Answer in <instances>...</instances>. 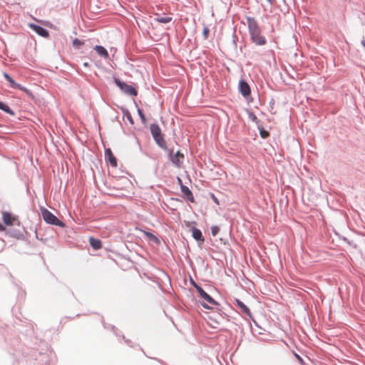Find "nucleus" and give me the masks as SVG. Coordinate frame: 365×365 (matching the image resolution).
Here are the masks:
<instances>
[{"instance_id":"obj_1","label":"nucleus","mask_w":365,"mask_h":365,"mask_svg":"<svg viewBox=\"0 0 365 365\" xmlns=\"http://www.w3.org/2000/svg\"><path fill=\"white\" fill-rule=\"evenodd\" d=\"M246 21L252 43L257 46L265 45L267 43L266 38L262 35L261 29L256 19L254 17L246 16Z\"/></svg>"},{"instance_id":"obj_2","label":"nucleus","mask_w":365,"mask_h":365,"mask_svg":"<svg viewBox=\"0 0 365 365\" xmlns=\"http://www.w3.org/2000/svg\"><path fill=\"white\" fill-rule=\"evenodd\" d=\"M150 131L155 143L161 149L168 150L166 141L160 126L157 123H153L150 126Z\"/></svg>"},{"instance_id":"obj_3","label":"nucleus","mask_w":365,"mask_h":365,"mask_svg":"<svg viewBox=\"0 0 365 365\" xmlns=\"http://www.w3.org/2000/svg\"><path fill=\"white\" fill-rule=\"evenodd\" d=\"M41 214L44 221L53 225H57L61 227H64V223L58 220L53 213L46 208L41 209Z\"/></svg>"},{"instance_id":"obj_4","label":"nucleus","mask_w":365,"mask_h":365,"mask_svg":"<svg viewBox=\"0 0 365 365\" xmlns=\"http://www.w3.org/2000/svg\"><path fill=\"white\" fill-rule=\"evenodd\" d=\"M115 83L119 87V88L125 94L131 96H136L138 95L137 90L131 85H128L123 81H121L119 78H114Z\"/></svg>"},{"instance_id":"obj_5","label":"nucleus","mask_w":365,"mask_h":365,"mask_svg":"<svg viewBox=\"0 0 365 365\" xmlns=\"http://www.w3.org/2000/svg\"><path fill=\"white\" fill-rule=\"evenodd\" d=\"M168 153L169 160L177 168H180L184 160V155L180 151L173 153V150L168 148V150H165Z\"/></svg>"},{"instance_id":"obj_6","label":"nucleus","mask_w":365,"mask_h":365,"mask_svg":"<svg viewBox=\"0 0 365 365\" xmlns=\"http://www.w3.org/2000/svg\"><path fill=\"white\" fill-rule=\"evenodd\" d=\"M199 301L200 304L207 309H220V304L214 300L213 298H201Z\"/></svg>"},{"instance_id":"obj_7","label":"nucleus","mask_w":365,"mask_h":365,"mask_svg":"<svg viewBox=\"0 0 365 365\" xmlns=\"http://www.w3.org/2000/svg\"><path fill=\"white\" fill-rule=\"evenodd\" d=\"M28 26L31 29L34 31H35L40 36L47 38L49 36V33L48 30L44 29L43 27L35 24L34 23H30L28 24Z\"/></svg>"},{"instance_id":"obj_8","label":"nucleus","mask_w":365,"mask_h":365,"mask_svg":"<svg viewBox=\"0 0 365 365\" xmlns=\"http://www.w3.org/2000/svg\"><path fill=\"white\" fill-rule=\"evenodd\" d=\"M239 90L242 96L245 98H247L251 93L250 87L249 84L244 80H240L239 82Z\"/></svg>"},{"instance_id":"obj_9","label":"nucleus","mask_w":365,"mask_h":365,"mask_svg":"<svg viewBox=\"0 0 365 365\" xmlns=\"http://www.w3.org/2000/svg\"><path fill=\"white\" fill-rule=\"evenodd\" d=\"M180 190H181V192L183 193L185 197H186V199L188 201H190L191 202H195V199H194V197L192 195V193L190 190L187 186L181 184Z\"/></svg>"},{"instance_id":"obj_10","label":"nucleus","mask_w":365,"mask_h":365,"mask_svg":"<svg viewBox=\"0 0 365 365\" xmlns=\"http://www.w3.org/2000/svg\"><path fill=\"white\" fill-rule=\"evenodd\" d=\"M94 50L97 52V53L103 57L105 59L109 58V54L108 51L102 46L96 45L94 47Z\"/></svg>"},{"instance_id":"obj_11","label":"nucleus","mask_w":365,"mask_h":365,"mask_svg":"<svg viewBox=\"0 0 365 365\" xmlns=\"http://www.w3.org/2000/svg\"><path fill=\"white\" fill-rule=\"evenodd\" d=\"M2 215L3 221L5 225L8 226L13 225L15 218L11 215L10 212H3Z\"/></svg>"},{"instance_id":"obj_12","label":"nucleus","mask_w":365,"mask_h":365,"mask_svg":"<svg viewBox=\"0 0 365 365\" xmlns=\"http://www.w3.org/2000/svg\"><path fill=\"white\" fill-rule=\"evenodd\" d=\"M105 156L107 158L110 162V164L113 167L117 166V160L115 157L113 155L111 150L110 148L107 149L105 152Z\"/></svg>"},{"instance_id":"obj_13","label":"nucleus","mask_w":365,"mask_h":365,"mask_svg":"<svg viewBox=\"0 0 365 365\" xmlns=\"http://www.w3.org/2000/svg\"><path fill=\"white\" fill-rule=\"evenodd\" d=\"M235 302L237 303V307L241 309L242 312H243L244 314H245L246 315H247L249 317L251 316L250 309L243 302H242L241 301H240L237 299H236Z\"/></svg>"},{"instance_id":"obj_14","label":"nucleus","mask_w":365,"mask_h":365,"mask_svg":"<svg viewBox=\"0 0 365 365\" xmlns=\"http://www.w3.org/2000/svg\"><path fill=\"white\" fill-rule=\"evenodd\" d=\"M8 82L9 83L10 87L12 88L19 89L20 91H23L25 92L28 91V90L25 87L22 86L19 83H17L11 77V79L8 80Z\"/></svg>"},{"instance_id":"obj_15","label":"nucleus","mask_w":365,"mask_h":365,"mask_svg":"<svg viewBox=\"0 0 365 365\" xmlns=\"http://www.w3.org/2000/svg\"><path fill=\"white\" fill-rule=\"evenodd\" d=\"M89 242L90 245L96 250H99L102 246L101 241L93 237L89 238Z\"/></svg>"},{"instance_id":"obj_16","label":"nucleus","mask_w":365,"mask_h":365,"mask_svg":"<svg viewBox=\"0 0 365 365\" xmlns=\"http://www.w3.org/2000/svg\"><path fill=\"white\" fill-rule=\"evenodd\" d=\"M192 235L193 238L197 241H204V237L202 236V232L197 228H192Z\"/></svg>"},{"instance_id":"obj_17","label":"nucleus","mask_w":365,"mask_h":365,"mask_svg":"<svg viewBox=\"0 0 365 365\" xmlns=\"http://www.w3.org/2000/svg\"><path fill=\"white\" fill-rule=\"evenodd\" d=\"M191 284L195 287L197 292L199 293L200 297H210L208 294H207L204 289L197 283H195L193 279H190Z\"/></svg>"},{"instance_id":"obj_18","label":"nucleus","mask_w":365,"mask_h":365,"mask_svg":"<svg viewBox=\"0 0 365 365\" xmlns=\"http://www.w3.org/2000/svg\"><path fill=\"white\" fill-rule=\"evenodd\" d=\"M0 109L11 115H15L14 112L9 106L1 101H0Z\"/></svg>"},{"instance_id":"obj_19","label":"nucleus","mask_w":365,"mask_h":365,"mask_svg":"<svg viewBox=\"0 0 365 365\" xmlns=\"http://www.w3.org/2000/svg\"><path fill=\"white\" fill-rule=\"evenodd\" d=\"M155 20L157 22L162 23V24H167L172 21V18L168 16H158L155 19Z\"/></svg>"},{"instance_id":"obj_20","label":"nucleus","mask_w":365,"mask_h":365,"mask_svg":"<svg viewBox=\"0 0 365 365\" xmlns=\"http://www.w3.org/2000/svg\"><path fill=\"white\" fill-rule=\"evenodd\" d=\"M145 234L148 237V238L149 240H150L151 241H153V242H154L155 243H158L159 242L158 238L155 235H154L153 234H152L150 232H145Z\"/></svg>"},{"instance_id":"obj_21","label":"nucleus","mask_w":365,"mask_h":365,"mask_svg":"<svg viewBox=\"0 0 365 365\" xmlns=\"http://www.w3.org/2000/svg\"><path fill=\"white\" fill-rule=\"evenodd\" d=\"M248 118L250 120L255 123L256 124H258L259 120H258L257 117L253 112H249L248 113Z\"/></svg>"},{"instance_id":"obj_22","label":"nucleus","mask_w":365,"mask_h":365,"mask_svg":"<svg viewBox=\"0 0 365 365\" xmlns=\"http://www.w3.org/2000/svg\"><path fill=\"white\" fill-rule=\"evenodd\" d=\"M83 41L79 40L78 38H75L73 41V46L76 48V49H78L80 48V47L83 44Z\"/></svg>"},{"instance_id":"obj_23","label":"nucleus","mask_w":365,"mask_h":365,"mask_svg":"<svg viewBox=\"0 0 365 365\" xmlns=\"http://www.w3.org/2000/svg\"><path fill=\"white\" fill-rule=\"evenodd\" d=\"M259 130V134H260V136L262 138H267L269 135V133L268 131L264 130L262 128H259L258 127Z\"/></svg>"},{"instance_id":"obj_24","label":"nucleus","mask_w":365,"mask_h":365,"mask_svg":"<svg viewBox=\"0 0 365 365\" xmlns=\"http://www.w3.org/2000/svg\"><path fill=\"white\" fill-rule=\"evenodd\" d=\"M123 115L125 117H126V118L128 119V120L131 123V124H133L134 122H133V119L132 118V115L130 113V112L128 110H125L123 112Z\"/></svg>"},{"instance_id":"obj_25","label":"nucleus","mask_w":365,"mask_h":365,"mask_svg":"<svg viewBox=\"0 0 365 365\" xmlns=\"http://www.w3.org/2000/svg\"><path fill=\"white\" fill-rule=\"evenodd\" d=\"M138 113L139 117L141 119L142 123L143 124H145L146 123V118H145V116L143 114V111H142V110L140 108H138Z\"/></svg>"},{"instance_id":"obj_26","label":"nucleus","mask_w":365,"mask_h":365,"mask_svg":"<svg viewBox=\"0 0 365 365\" xmlns=\"http://www.w3.org/2000/svg\"><path fill=\"white\" fill-rule=\"evenodd\" d=\"M220 232V228L217 226L211 227V232L213 236H216Z\"/></svg>"},{"instance_id":"obj_27","label":"nucleus","mask_w":365,"mask_h":365,"mask_svg":"<svg viewBox=\"0 0 365 365\" xmlns=\"http://www.w3.org/2000/svg\"><path fill=\"white\" fill-rule=\"evenodd\" d=\"M209 31H210L209 29L207 26H205L203 31H202V35H203V37L205 39L207 38Z\"/></svg>"},{"instance_id":"obj_28","label":"nucleus","mask_w":365,"mask_h":365,"mask_svg":"<svg viewBox=\"0 0 365 365\" xmlns=\"http://www.w3.org/2000/svg\"><path fill=\"white\" fill-rule=\"evenodd\" d=\"M3 76L7 81L9 79H11V76L7 73H4Z\"/></svg>"},{"instance_id":"obj_29","label":"nucleus","mask_w":365,"mask_h":365,"mask_svg":"<svg viewBox=\"0 0 365 365\" xmlns=\"http://www.w3.org/2000/svg\"><path fill=\"white\" fill-rule=\"evenodd\" d=\"M83 66L84 67H88L90 65H89V63H88V62H84V63H83Z\"/></svg>"},{"instance_id":"obj_30","label":"nucleus","mask_w":365,"mask_h":365,"mask_svg":"<svg viewBox=\"0 0 365 365\" xmlns=\"http://www.w3.org/2000/svg\"><path fill=\"white\" fill-rule=\"evenodd\" d=\"M270 4H273L275 0H267Z\"/></svg>"},{"instance_id":"obj_31","label":"nucleus","mask_w":365,"mask_h":365,"mask_svg":"<svg viewBox=\"0 0 365 365\" xmlns=\"http://www.w3.org/2000/svg\"><path fill=\"white\" fill-rule=\"evenodd\" d=\"M4 229V227L0 223V231H3Z\"/></svg>"},{"instance_id":"obj_32","label":"nucleus","mask_w":365,"mask_h":365,"mask_svg":"<svg viewBox=\"0 0 365 365\" xmlns=\"http://www.w3.org/2000/svg\"><path fill=\"white\" fill-rule=\"evenodd\" d=\"M178 183L181 185V184H182V180L180 178H178Z\"/></svg>"},{"instance_id":"obj_33","label":"nucleus","mask_w":365,"mask_h":365,"mask_svg":"<svg viewBox=\"0 0 365 365\" xmlns=\"http://www.w3.org/2000/svg\"><path fill=\"white\" fill-rule=\"evenodd\" d=\"M294 295H298L299 297H304V294L302 293L300 294H294Z\"/></svg>"},{"instance_id":"obj_34","label":"nucleus","mask_w":365,"mask_h":365,"mask_svg":"<svg viewBox=\"0 0 365 365\" xmlns=\"http://www.w3.org/2000/svg\"><path fill=\"white\" fill-rule=\"evenodd\" d=\"M361 44L365 48V39L361 41Z\"/></svg>"},{"instance_id":"obj_35","label":"nucleus","mask_w":365,"mask_h":365,"mask_svg":"<svg viewBox=\"0 0 365 365\" xmlns=\"http://www.w3.org/2000/svg\"><path fill=\"white\" fill-rule=\"evenodd\" d=\"M212 198H213L215 202H217V198L214 195H212Z\"/></svg>"}]
</instances>
